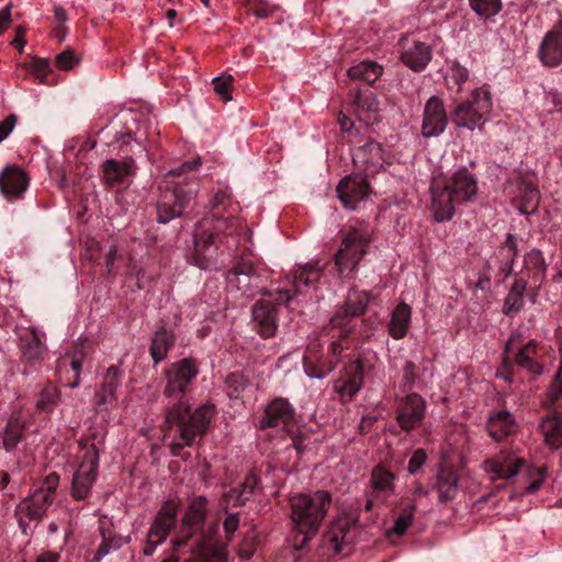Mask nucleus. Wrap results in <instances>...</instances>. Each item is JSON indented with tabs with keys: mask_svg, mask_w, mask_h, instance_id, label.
<instances>
[{
	"mask_svg": "<svg viewBox=\"0 0 562 562\" xmlns=\"http://www.w3.org/2000/svg\"><path fill=\"white\" fill-rule=\"evenodd\" d=\"M198 374L199 364L192 357L180 359L165 370L166 385L162 394L169 400L165 416V437L175 431L169 443L173 457H181L183 448L193 446L196 437L202 438L205 435L214 414L212 405H202L190 413L188 391Z\"/></svg>",
	"mask_w": 562,
	"mask_h": 562,
	"instance_id": "obj_1",
	"label": "nucleus"
},
{
	"mask_svg": "<svg viewBox=\"0 0 562 562\" xmlns=\"http://www.w3.org/2000/svg\"><path fill=\"white\" fill-rule=\"evenodd\" d=\"M476 192V178L465 167L457 170L448 181L435 179L430 186L431 213L435 221H450L456 212V205L471 201Z\"/></svg>",
	"mask_w": 562,
	"mask_h": 562,
	"instance_id": "obj_2",
	"label": "nucleus"
},
{
	"mask_svg": "<svg viewBox=\"0 0 562 562\" xmlns=\"http://www.w3.org/2000/svg\"><path fill=\"white\" fill-rule=\"evenodd\" d=\"M331 503L327 491L297 494L290 498L291 519L296 532L294 548L302 549L319 530Z\"/></svg>",
	"mask_w": 562,
	"mask_h": 562,
	"instance_id": "obj_3",
	"label": "nucleus"
},
{
	"mask_svg": "<svg viewBox=\"0 0 562 562\" xmlns=\"http://www.w3.org/2000/svg\"><path fill=\"white\" fill-rule=\"evenodd\" d=\"M227 284L245 297H254L261 293L272 296L278 304L288 303L292 295L289 290L278 289L272 293L265 289V269L256 266L252 260L246 257L238 258L226 276Z\"/></svg>",
	"mask_w": 562,
	"mask_h": 562,
	"instance_id": "obj_4",
	"label": "nucleus"
},
{
	"mask_svg": "<svg viewBox=\"0 0 562 562\" xmlns=\"http://www.w3.org/2000/svg\"><path fill=\"white\" fill-rule=\"evenodd\" d=\"M492 94L488 86L474 89L470 95L460 102L451 112L452 123L458 128L482 131L492 112Z\"/></svg>",
	"mask_w": 562,
	"mask_h": 562,
	"instance_id": "obj_5",
	"label": "nucleus"
},
{
	"mask_svg": "<svg viewBox=\"0 0 562 562\" xmlns=\"http://www.w3.org/2000/svg\"><path fill=\"white\" fill-rule=\"evenodd\" d=\"M371 236L366 228L352 227L344 236L335 254V267L342 278H351L359 262L367 254Z\"/></svg>",
	"mask_w": 562,
	"mask_h": 562,
	"instance_id": "obj_6",
	"label": "nucleus"
},
{
	"mask_svg": "<svg viewBox=\"0 0 562 562\" xmlns=\"http://www.w3.org/2000/svg\"><path fill=\"white\" fill-rule=\"evenodd\" d=\"M195 194L196 184L193 181H187L184 184L177 183L172 188L167 187L161 190L157 202L158 222L167 224L180 217Z\"/></svg>",
	"mask_w": 562,
	"mask_h": 562,
	"instance_id": "obj_7",
	"label": "nucleus"
},
{
	"mask_svg": "<svg viewBox=\"0 0 562 562\" xmlns=\"http://www.w3.org/2000/svg\"><path fill=\"white\" fill-rule=\"evenodd\" d=\"M207 513V499L205 496L200 495L194 497L181 519L180 531L175 540H172V550L180 551L182 548L190 544V541L199 540L202 536L209 538L202 532Z\"/></svg>",
	"mask_w": 562,
	"mask_h": 562,
	"instance_id": "obj_8",
	"label": "nucleus"
},
{
	"mask_svg": "<svg viewBox=\"0 0 562 562\" xmlns=\"http://www.w3.org/2000/svg\"><path fill=\"white\" fill-rule=\"evenodd\" d=\"M178 508L179 503L173 499H168L161 505L146 536L143 548L145 557L153 555L158 546L164 543L176 528Z\"/></svg>",
	"mask_w": 562,
	"mask_h": 562,
	"instance_id": "obj_9",
	"label": "nucleus"
},
{
	"mask_svg": "<svg viewBox=\"0 0 562 562\" xmlns=\"http://www.w3.org/2000/svg\"><path fill=\"white\" fill-rule=\"evenodd\" d=\"M371 369L372 366H368L361 356L345 364L340 376L334 381L333 385L341 403H348L355 398L363 386L364 374Z\"/></svg>",
	"mask_w": 562,
	"mask_h": 562,
	"instance_id": "obj_10",
	"label": "nucleus"
},
{
	"mask_svg": "<svg viewBox=\"0 0 562 562\" xmlns=\"http://www.w3.org/2000/svg\"><path fill=\"white\" fill-rule=\"evenodd\" d=\"M98 468L99 449L95 443H90L72 476L70 494L75 499L83 501L90 495L97 480Z\"/></svg>",
	"mask_w": 562,
	"mask_h": 562,
	"instance_id": "obj_11",
	"label": "nucleus"
},
{
	"mask_svg": "<svg viewBox=\"0 0 562 562\" xmlns=\"http://www.w3.org/2000/svg\"><path fill=\"white\" fill-rule=\"evenodd\" d=\"M426 401L418 393L402 397L395 409V420L402 430L411 432L419 428L426 418Z\"/></svg>",
	"mask_w": 562,
	"mask_h": 562,
	"instance_id": "obj_12",
	"label": "nucleus"
},
{
	"mask_svg": "<svg viewBox=\"0 0 562 562\" xmlns=\"http://www.w3.org/2000/svg\"><path fill=\"white\" fill-rule=\"evenodd\" d=\"M209 228V221H201L193 234L192 261L200 269H209L215 262L218 245L222 244Z\"/></svg>",
	"mask_w": 562,
	"mask_h": 562,
	"instance_id": "obj_13",
	"label": "nucleus"
},
{
	"mask_svg": "<svg viewBox=\"0 0 562 562\" xmlns=\"http://www.w3.org/2000/svg\"><path fill=\"white\" fill-rule=\"evenodd\" d=\"M448 114L443 101L437 97H430L424 106L422 135L434 137L443 133L448 125Z\"/></svg>",
	"mask_w": 562,
	"mask_h": 562,
	"instance_id": "obj_14",
	"label": "nucleus"
},
{
	"mask_svg": "<svg viewBox=\"0 0 562 562\" xmlns=\"http://www.w3.org/2000/svg\"><path fill=\"white\" fill-rule=\"evenodd\" d=\"M337 195L346 209L355 210L357 204L369 194V182L360 173L342 178L337 188Z\"/></svg>",
	"mask_w": 562,
	"mask_h": 562,
	"instance_id": "obj_15",
	"label": "nucleus"
},
{
	"mask_svg": "<svg viewBox=\"0 0 562 562\" xmlns=\"http://www.w3.org/2000/svg\"><path fill=\"white\" fill-rule=\"evenodd\" d=\"M53 499L38 491L24 498L15 508V516L23 532H26L29 521H37L42 519L48 507L53 504Z\"/></svg>",
	"mask_w": 562,
	"mask_h": 562,
	"instance_id": "obj_16",
	"label": "nucleus"
},
{
	"mask_svg": "<svg viewBox=\"0 0 562 562\" xmlns=\"http://www.w3.org/2000/svg\"><path fill=\"white\" fill-rule=\"evenodd\" d=\"M295 411L284 397H276L268 403L265 415L259 422L260 429L282 427L289 428L294 419Z\"/></svg>",
	"mask_w": 562,
	"mask_h": 562,
	"instance_id": "obj_17",
	"label": "nucleus"
},
{
	"mask_svg": "<svg viewBox=\"0 0 562 562\" xmlns=\"http://www.w3.org/2000/svg\"><path fill=\"white\" fill-rule=\"evenodd\" d=\"M29 182L27 173L19 166H8L0 172V192L8 201L21 199Z\"/></svg>",
	"mask_w": 562,
	"mask_h": 562,
	"instance_id": "obj_18",
	"label": "nucleus"
},
{
	"mask_svg": "<svg viewBox=\"0 0 562 562\" xmlns=\"http://www.w3.org/2000/svg\"><path fill=\"white\" fill-rule=\"evenodd\" d=\"M252 321L262 338L273 337L278 329L277 305L269 300H259L252 307Z\"/></svg>",
	"mask_w": 562,
	"mask_h": 562,
	"instance_id": "obj_19",
	"label": "nucleus"
},
{
	"mask_svg": "<svg viewBox=\"0 0 562 562\" xmlns=\"http://www.w3.org/2000/svg\"><path fill=\"white\" fill-rule=\"evenodd\" d=\"M102 179L106 187H113L123 183L127 178L136 175L135 159L125 154L122 160L106 159L102 166Z\"/></svg>",
	"mask_w": 562,
	"mask_h": 562,
	"instance_id": "obj_20",
	"label": "nucleus"
},
{
	"mask_svg": "<svg viewBox=\"0 0 562 562\" xmlns=\"http://www.w3.org/2000/svg\"><path fill=\"white\" fill-rule=\"evenodd\" d=\"M538 56L546 67H558L562 64V20L544 35Z\"/></svg>",
	"mask_w": 562,
	"mask_h": 562,
	"instance_id": "obj_21",
	"label": "nucleus"
},
{
	"mask_svg": "<svg viewBox=\"0 0 562 562\" xmlns=\"http://www.w3.org/2000/svg\"><path fill=\"white\" fill-rule=\"evenodd\" d=\"M22 361L30 366L41 364L46 353L42 336L34 327L25 328L20 335Z\"/></svg>",
	"mask_w": 562,
	"mask_h": 562,
	"instance_id": "obj_22",
	"label": "nucleus"
},
{
	"mask_svg": "<svg viewBox=\"0 0 562 562\" xmlns=\"http://www.w3.org/2000/svg\"><path fill=\"white\" fill-rule=\"evenodd\" d=\"M524 464V459L501 452L494 458L485 460L483 468L486 472L493 474V480H507L517 475Z\"/></svg>",
	"mask_w": 562,
	"mask_h": 562,
	"instance_id": "obj_23",
	"label": "nucleus"
},
{
	"mask_svg": "<svg viewBox=\"0 0 562 562\" xmlns=\"http://www.w3.org/2000/svg\"><path fill=\"white\" fill-rule=\"evenodd\" d=\"M122 371L119 366L112 364L103 375L99 389L94 393V405L97 408H105L116 402V390L120 386Z\"/></svg>",
	"mask_w": 562,
	"mask_h": 562,
	"instance_id": "obj_24",
	"label": "nucleus"
},
{
	"mask_svg": "<svg viewBox=\"0 0 562 562\" xmlns=\"http://www.w3.org/2000/svg\"><path fill=\"white\" fill-rule=\"evenodd\" d=\"M352 160L361 166L366 172L374 173L383 167V150L380 143L369 140L353 149Z\"/></svg>",
	"mask_w": 562,
	"mask_h": 562,
	"instance_id": "obj_25",
	"label": "nucleus"
},
{
	"mask_svg": "<svg viewBox=\"0 0 562 562\" xmlns=\"http://www.w3.org/2000/svg\"><path fill=\"white\" fill-rule=\"evenodd\" d=\"M352 95V104L360 121L369 124L371 121L376 120L379 112V102L373 91L366 87L364 89L356 87L350 91Z\"/></svg>",
	"mask_w": 562,
	"mask_h": 562,
	"instance_id": "obj_26",
	"label": "nucleus"
},
{
	"mask_svg": "<svg viewBox=\"0 0 562 562\" xmlns=\"http://www.w3.org/2000/svg\"><path fill=\"white\" fill-rule=\"evenodd\" d=\"M524 270L532 283L530 286V296L533 302L538 290L546 280L547 274V263L542 252L539 249L535 248L526 254L524 260Z\"/></svg>",
	"mask_w": 562,
	"mask_h": 562,
	"instance_id": "obj_27",
	"label": "nucleus"
},
{
	"mask_svg": "<svg viewBox=\"0 0 562 562\" xmlns=\"http://www.w3.org/2000/svg\"><path fill=\"white\" fill-rule=\"evenodd\" d=\"M259 482L260 479L258 475L255 473H249L246 475L244 482L240 483L237 487L225 491L222 495L224 510H227L228 506H244L254 495L256 487L259 485Z\"/></svg>",
	"mask_w": 562,
	"mask_h": 562,
	"instance_id": "obj_28",
	"label": "nucleus"
},
{
	"mask_svg": "<svg viewBox=\"0 0 562 562\" xmlns=\"http://www.w3.org/2000/svg\"><path fill=\"white\" fill-rule=\"evenodd\" d=\"M189 551L194 554V558L187 559L184 562H226L227 560L225 548L213 543L212 539L205 536L195 540Z\"/></svg>",
	"mask_w": 562,
	"mask_h": 562,
	"instance_id": "obj_29",
	"label": "nucleus"
},
{
	"mask_svg": "<svg viewBox=\"0 0 562 562\" xmlns=\"http://www.w3.org/2000/svg\"><path fill=\"white\" fill-rule=\"evenodd\" d=\"M369 302V294L366 291L352 289L349 291L346 302L341 311L337 312L331 318L330 323L334 325H341L342 319H349L362 315L366 312Z\"/></svg>",
	"mask_w": 562,
	"mask_h": 562,
	"instance_id": "obj_30",
	"label": "nucleus"
},
{
	"mask_svg": "<svg viewBox=\"0 0 562 562\" xmlns=\"http://www.w3.org/2000/svg\"><path fill=\"white\" fill-rule=\"evenodd\" d=\"M486 427L488 435L495 441H503L517 430L516 420L507 409L492 413L488 417Z\"/></svg>",
	"mask_w": 562,
	"mask_h": 562,
	"instance_id": "obj_31",
	"label": "nucleus"
},
{
	"mask_svg": "<svg viewBox=\"0 0 562 562\" xmlns=\"http://www.w3.org/2000/svg\"><path fill=\"white\" fill-rule=\"evenodd\" d=\"M356 524L357 519L348 515L340 516L330 524L327 538L335 553H340L344 546L348 543V535Z\"/></svg>",
	"mask_w": 562,
	"mask_h": 562,
	"instance_id": "obj_32",
	"label": "nucleus"
},
{
	"mask_svg": "<svg viewBox=\"0 0 562 562\" xmlns=\"http://www.w3.org/2000/svg\"><path fill=\"white\" fill-rule=\"evenodd\" d=\"M459 475L449 467H441L437 474L435 487L441 503L452 501L458 494Z\"/></svg>",
	"mask_w": 562,
	"mask_h": 562,
	"instance_id": "obj_33",
	"label": "nucleus"
},
{
	"mask_svg": "<svg viewBox=\"0 0 562 562\" xmlns=\"http://www.w3.org/2000/svg\"><path fill=\"white\" fill-rule=\"evenodd\" d=\"M528 281L525 277H516L506 297L504 299L503 313L507 316L517 315L524 307L525 293L527 292Z\"/></svg>",
	"mask_w": 562,
	"mask_h": 562,
	"instance_id": "obj_34",
	"label": "nucleus"
},
{
	"mask_svg": "<svg viewBox=\"0 0 562 562\" xmlns=\"http://www.w3.org/2000/svg\"><path fill=\"white\" fill-rule=\"evenodd\" d=\"M175 340L173 331L165 326L154 333L150 339L149 353L155 364L166 359L169 350L175 345Z\"/></svg>",
	"mask_w": 562,
	"mask_h": 562,
	"instance_id": "obj_35",
	"label": "nucleus"
},
{
	"mask_svg": "<svg viewBox=\"0 0 562 562\" xmlns=\"http://www.w3.org/2000/svg\"><path fill=\"white\" fill-rule=\"evenodd\" d=\"M538 352V342L529 340L526 345L519 348L515 355V363L517 367L525 369L532 375H541L543 373V366L535 359Z\"/></svg>",
	"mask_w": 562,
	"mask_h": 562,
	"instance_id": "obj_36",
	"label": "nucleus"
},
{
	"mask_svg": "<svg viewBox=\"0 0 562 562\" xmlns=\"http://www.w3.org/2000/svg\"><path fill=\"white\" fill-rule=\"evenodd\" d=\"M402 61L415 71L423 70L431 59V52L428 45L423 42H414L412 47H408L402 53Z\"/></svg>",
	"mask_w": 562,
	"mask_h": 562,
	"instance_id": "obj_37",
	"label": "nucleus"
},
{
	"mask_svg": "<svg viewBox=\"0 0 562 562\" xmlns=\"http://www.w3.org/2000/svg\"><path fill=\"white\" fill-rule=\"evenodd\" d=\"M544 442L551 449H559L562 447V414H554L546 416L539 424Z\"/></svg>",
	"mask_w": 562,
	"mask_h": 562,
	"instance_id": "obj_38",
	"label": "nucleus"
},
{
	"mask_svg": "<svg viewBox=\"0 0 562 562\" xmlns=\"http://www.w3.org/2000/svg\"><path fill=\"white\" fill-rule=\"evenodd\" d=\"M25 419L21 413H12L3 431V447L5 451L14 450L22 440L25 430Z\"/></svg>",
	"mask_w": 562,
	"mask_h": 562,
	"instance_id": "obj_39",
	"label": "nucleus"
},
{
	"mask_svg": "<svg viewBox=\"0 0 562 562\" xmlns=\"http://www.w3.org/2000/svg\"><path fill=\"white\" fill-rule=\"evenodd\" d=\"M412 310L406 303H400L392 313L389 323V334L394 339H402L406 336L411 323Z\"/></svg>",
	"mask_w": 562,
	"mask_h": 562,
	"instance_id": "obj_40",
	"label": "nucleus"
},
{
	"mask_svg": "<svg viewBox=\"0 0 562 562\" xmlns=\"http://www.w3.org/2000/svg\"><path fill=\"white\" fill-rule=\"evenodd\" d=\"M469 78V69L458 60H452L450 63L443 76L447 89L457 93H461L463 91L464 85Z\"/></svg>",
	"mask_w": 562,
	"mask_h": 562,
	"instance_id": "obj_41",
	"label": "nucleus"
},
{
	"mask_svg": "<svg viewBox=\"0 0 562 562\" xmlns=\"http://www.w3.org/2000/svg\"><path fill=\"white\" fill-rule=\"evenodd\" d=\"M382 72V67L374 61H362L348 69V76L351 80L363 81L368 86L374 83Z\"/></svg>",
	"mask_w": 562,
	"mask_h": 562,
	"instance_id": "obj_42",
	"label": "nucleus"
},
{
	"mask_svg": "<svg viewBox=\"0 0 562 562\" xmlns=\"http://www.w3.org/2000/svg\"><path fill=\"white\" fill-rule=\"evenodd\" d=\"M520 201L517 206L521 214H533L540 203V192L538 188L531 183L522 181L519 186Z\"/></svg>",
	"mask_w": 562,
	"mask_h": 562,
	"instance_id": "obj_43",
	"label": "nucleus"
},
{
	"mask_svg": "<svg viewBox=\"0 0 562 562\" xmlns=\"http://www.w3.org/2000/svg\"><path fill=\"white\" fill-rule=\"evenodd\" d=\"M395 474L379 464L374 467L370 475V484L374 493H392L395 488Z\"/></svg>",
	"mask_w": 562,
	"mask_h": 562,
	"instance_id": "obj_44",
	"label": "nucleus"
},
{
	"mask_svg": "<svg viewBox=\"0 0 562 562\" xmlns=\"http://www.w3.org/2000/svg\"><path fill=\"white\" fill-rule=\"evenodd\" d=\"M202 221H209V229L212 232V235L222 243L224 237L232 236L239 227L238 221L232 216L225 218H203Z\"/></svg>",
	"mask_w": 562,
	"mask_h": 562,
	"instance_id": "obj_45",
	"label": "nucleus"
},
{
	"mask_svg": "<svg viewBox=\"0 0 562 562\" xmlns=\"http://www.w3.org/2000/svg\"><path fill=\"white\" fill-rule=\"evenodd\" d=\"M59 400V389L52 382H48L40 393V397L36 402V408L41 412L50 413L57 406Z\"/></svg>",
	"mask_w": 562,
	"mask_h": 562,
	"instance_id": "obj_46",
	"label": "nucleus"
},
{
	"mask_svg": "<svg viewBox=\"0 0 562 562\" xmlns=\"http://www.w3.org/2000/svg\"><path fill=\"white\" fill-rule=\"evenodd\" d=\"M322 277V268L318 267V262L307 263L303 268H301L294 274V294L300 291V285H311L317 282Z\"/></svg>",
	"mask_w": 562,
	"mask_h": 562,
	"instance_id": "obj_47",
	"label": "nucleus"
},
{
	"mask_svg": "<svg viewBox=\"0 0 562 562\" xmlns=\"http://www.w3.org/2000/svg\"><path fill=\"white\" fill-rule=\"evenodd\" d=\"M244 5L247 13L258 19H268L280 9L279 4L269 0H245Z\"/></svg>",
	"mask_w": 562,
	"mask_h": 562,
	"instance_id": "obj_48",
	"label": "nucleus"
},
{
	"mask_svg": "<svg viewBox=\"0 0 562 562\" xmlns=\"http://www.w3.org/2000/svg\"><path fill=\"white\" fill-rule=\"evenodd\" d=\"M130 540H131L130 537H122L119 535H115L113 537H105L103 535L102 542L98 547V549L92 558V562H100L111 551L119 550L124 544L128 543Z\"/></svg>",
	"mask_w": 562,
	"mask_h": 562,
	"instance_id": "obj_49",
	"label": "nucleus"
},
{
	"mask_svg": "<svg viewBox=\"0 0 562 562\" xmlns=\"http://www.w3.org/2000/svg\"><path fill=\"white\" fill-rule=\"evenodd\" d=\"M403 376L401 387L403 391H411L419 384H423L420 369L413 361H406L403 366Z\"/></svg>",
	"mask_w": 562,
	"mask_h": 562,
	"instance_id": "obj_50",
	"label": "nucleus"
},
{
	"mask_svg": "<svg viewBox=\"0 0 562 562\" xmlns=\"http://www.w3.org/2000/svg\"><path fill=\"white\" fill-rule=\"evenodd\" d=\"M348 344L339 340L331 341L329 346L330 359L327 361L326 370L322 373H313L315 379H324L333 372L340 362V356L345 349H348Z\"/></svg>",
	"mask_w": 562,
	"mask_h": 562,
	"instance_id": "obj_51",
	"label": "nucleus"
},
{
	"mask_svg": "<svg viewBox=\"0 0 562 562\" xmlns=\"http://www.w3.org/2000/svg\"><path fill=\"white\" fill-rule=\"evenodd\" d=\"M227 394L231 398H238L239 395L248 387L249 380L241 372H233L225 379Z\"/></svg>",
	"mask_w": 562,
	"mask_h": 562,
	"instance_id": "obj_52",
	"label": "nucleus"
},
{
	"mask_svg": "<svg viewBox=\"0 0 562 562\" xmlns=\"http://www.w3.org/2000/svg\"><path fill=\"white\" fill-rule=\"evenodd\" d=\"M472 10L480 16L488 19L502 9V0H469Z\"/></svg>",
	"mask_w": 562,
	"mask_h": 562,
	"instance_id": "obj_53",
	"label": "nucleus"
},
{
	"mask_svg": "<svg viewBox=\"0 0 562 562\" xmlns=\"http://www.w3.org/2000/svg\"><path fill=\"white\" fill-rule=\"evenodd\" d=\"M30 72L38 83L48 85V75L52 72L48 59L35 57L30 63Z\"/></svg>",
	"mask_w": 562,
	"mask_h": 562,
	"instance_id": "obj_54",
	"label": "nucleus"
},
{
	"mask_svg": "<svg viewBox=\"0 0 562 562\" xmlns=\"http://www.w3.org/2000/svg\"><path fill=\"white\" fill-rule=\"evenodd\" d=\"M233 81V76L226 74L215 77L212 80L214 92L225 102L232 100L231 91Z\"/></svg>",
	"mask_w": 562,
	"mask_h": 562,
	"instance_id": "obj_55",
	"label": "nucleus"
},
{
	"mask_svg": "<svg viewBox=\"0 0 562 562\" xmlns=\"http://www.w3.org/2000/svg\"><path fill=\"white\" fill-rule=\"evenodd\" d=\"M415 509L416 506L414 504H409L407 507L403 508L401 515L395 519L394 526L390 532L403 536L412 524Z\"/></svg>",
	"mask_w": 562,
	"mask_h": 562,
	"instance_id": "obj_56",
	"label": "nucleus"
},
{
	"mask_svg": "<svg viewBox=\"0 0 562 562\" xmlns=\"http://www.w3.org/2000/svg\"><path fill=\"white\" fill-rule=\"evenodd\" d=\"M499 251L506 252L505 259H507L508 272H512L514 262L518 257L517 238L514 234L508 233L506 235V239L503 246L501 247Z\"/></svg>",
	"mask_w": 562,
	"mask_h": 562,
	"instance_id": "obj_57",
	"label": "nucleus"
},
{
	"mask_svg": "<svg viewBox=\"0 0 562 562\" xmlns=\"http://www.w3.org/2000/svg\"><path fill=\"white\" fill-rule=\"evenodd\" d=\"M515 359H512L508 356H504L502 358V362L496 370L495 378L504 380L508 384L514 383V373H515Z\"/></svg>",
	"mask_w": 562,
	"mask_h": 562,
	"instance_id": "obj_58",
	"label": "nucleus"
},
{
	"mask_svg": "<svg viewBox=\"0 0 562 562\" xmlns=\"http://www.w3.org/2000/svg\"><path fill=\"white\" fill-rule=\"evenodd\" d=\"M79 58L76 57L74 49L67 48L55 57L56 66L64 71L72 69L79 64Z\"/></svg>",
	"mask_w": 562,
	"mask_h": 562,
	"instance_id": "obj_59",
	"label": "nucleus"
},
{
	"mask_svg": "<svg viewBox=\"0 0 562 562\" xmlns=\"http://www.w3.org/2000/svg\"><path fill=\"white\" fill-rule=\"evenodd\" d=\"M59 484V475L56 472L49 473L43 481L42 485L36 490L42 494L55 499L56 488Z\"/></svg>",
	"mask_w": 562,
	"mask_h": 562,
	"instance_id": "obj_60",
	"label": "nucleus"
},
{
	"mask_svg": "<svg viewBox=\"0 0 562 562\" xmlns=\"http://www.w3.org/2000/svg\"><path fill=\"white\" fill-rule=\"evenodd\" d=\"M426 461H427L426 451L423 448L416 449L413 452V454L408 461V465H407L408 473H411V474L417 473V471L426 463Z\"/></svg>",
	"mask_w": 562,
	"mask_h": 562,
	"instance_id": "obj_61",
	"label": "nucleus"
},
{
	"mask_svg": "<svg viewBox=\"0 0 562 562\" xmlns=\"http://www.w3.org/2000/svg\"><path fill=\"white\" fill-rule=\"evenodd\" d=\"M239 526V514H228L223 522V528L226 535V538L228 541L232 540L235 531L238 529Z\"/></svg>",
	"mask_w": 562,
	"mask_h": 562,
	"instance_id": "obj_62",
	"label": "nucleus"
},
{
	"mask_svg": "<svg viewBox=\"0 0 562 562\" xmlns=\"http://www.w3.org/2000/svg\"><path fill=\"white\" fill-rule=\"evenodd\" d=\"M16 122L18 116L15 114H9L0 122V143L12 133Z\"/></svg>",
	"mask_w": 562,
	"mask_h": 562,
	"instance_id": "obj_63",
	"label": "nucleus"
},
{
	"mask_svg": "<svg viewBox=\"0 0 562 562\" xmlns=\"http://www.w3.org/2000/svg\"><path fill=\"white\" fill-rule=\"evenodd\" d=\"M349 319H342L341 325H334L330 323L333 330V338H337L336 340L345 342V340L348 338L349 334L351 333V327L348 326Z\"/></svg>",
	"mask_w": 562,
	"mask_h": 562,
	"instance_id": "obj_64",
	"label": "nucleus"
}]
</instances>
